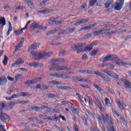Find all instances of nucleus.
<instances>
[{
    "mask_svg": "<svg viewBox=\"0 0 131 131\" xmlns=\"http://www.w3.org/2000/svg\"><path fill=\"white\" fill-rule=\"evenodd\" d=\"M38 44H37V43H35L29 47L28 52H29V53L33 52V50H35V49H37V48H38Z\"/></svg>",
    "mask_w": 131,
    "mask_h": 131,
    "instance_id": "4468645a",
    "label": "nucleus"
},
{
    "mask_svg": "<svg viewBox=\"0 0 131 131\" xmlns=\"http://www.w3.org/2000/svg\"><path fill=\"white\" fill-rule=\"evenodd\" d=\"M0 130L1 131H7V130H6V128H5V126L0 124Z\"/></svg>",
    "mask_w": 131,
    "mask_h": 131,
    "instance_id": "864d4df0",
    "label": "nucleus"
},
{
    "mask_svg": "<svg viewBox=\"0 0 131 131\" xmlns=\"http://www.w3.org/2000/svg\"><path fill=\"white\" fill-rule=\"evenodd\" d=\"M15 104H24V101L17 100L12 103V105H14Z\"/></svg>",
    "mask_w": 131,
    "mask_h": 131,
    "instance_id": "58836bf2",
    "label": "nucleus"
},
{
    "mask_svg": "<svg viewBox=\"0 0 131 131\" xmlns=\"http://www.w3.org/2000/svg\"><path fill=\"white\" fill-rule=\"evenodd\" d=\"M107 129L108 131H114V127L111 126V127H109V126H107Z\"/></svg>",
    "mask_w": 131,
    "mask_h": 131,
    "instance_id": "e2e57ef3",
    "label": "nucleus"
},
{
    "mask_svg": "<svg viewBox=\"0 0 131 131\" xmlns=\"http://www.w3.org/2000/svg\"><path fill=\"white\" fill-rule=\"evenodd\" d=\"M48 97H49V98H55V97H56V96H55V95L53 94H49Z\"/></svg>",
    "mask_w": 131,
    "mask_h": 131,
    "instance_id": "338daca9",
    "label": "nucleus"
},
{
    "mask_svg": "<svg viewBox=\"0 0 131 131\" xmlns=\"http://www.w3.org/2000/svg\"><path fill=\"white\" fill-rule=\"evenodd\" d=\"M0 119L2 121H4V122H9L10 121V117L7 114L0 112Z\"/></svg>",
    "mask_w": 131,
    "mask_h": 131,
    "instance_id": "423d86ee",
    "label": "nucleus"
},
{
    "mask_svg": "<svg viewBox=\"0 0 131 131\" xmlns=\"http://www.w3.org/2000/svg\"><path fill=\"white\" fill-rule=\"evenodd\" d=\"M51 12H52V10L51 9H47L39 11L38 13H40L41 14H43V15H47V14H49V13H51Z\"/></svg>",
    "mask_w": 131,
    "mask_h": 131,
    "instance_id": "4be33fe9",
    "label": "nucleus"
},
{
    "mask_svg": "<svg viewBox=\"0 0 131 131\" xmlns=\"http://www.w3.org/2000/svg\"><path fill=\"white\" fill-rule=\"evenodd\" d=\"M39 118H41V119H47V116L43 114V115H40L38 116Z\"/></svg>",
    "mask_w": 131,
    "mask_h": 131,
    "instance_id": "09e8293b",
    "label": "nucleus"
},
{
    "mask_svg": "<svg viewBox=\"0 0 131 131\" xmlns=\"http://www.w3.org/2000/svg\"><path fill=\"white\" fill-rule=\"evenodd\" d=\"M49 1L50 0H43V1L41 2V3L40 4V7H42V6H45V5H46V4H47V3L49 2Z\"/></svg>",
    "mask_w": 131,
    "mask_h": 131,
    "instance_id": "a18cd8bd",
    "label": "nucleus"
},
{
    "mask_svg": "<svg viewBox=\"0 0 131 131\" xmlns=\"http://www.w3.org/2000/svg\"><path fill=\"white\" fill-rule=\"evenodd\" d=\"M103 67H106V68H108L109 69H114L115 66L113 64H111L110 63H107V64H104L103 66Z\"/></svg>",
    "mask_w": 131,
    "mask_h": 131,
    "instance_id": "bb28decb",
    "label": "nucleus"
},
{
    "mask_svg": "<svg viewBox=\"0 0 131 131\" xmlns=\"http://www.w3.org/2000/svg\"><path fill=\"white\" fill-rule=\"evenodd\" d=\"M74 31H75V28H70L66 29L63 33L64 34H67L68 33H72L73 32H74Z\"/></svg>",
    "mask_w": 131,
    "mask_h": 131,
    "instance_id": "6ab92c4d",
    "label": "nucleus"
},
{
    "mask_svg": "<svg viewBox=\"0 0 131 131\" xmlns=\"http://www.w3.org/2000/svg\"><path fill=\"white\" fill-rule=\"evenodd\" d=\"M47 83H50L51 84H61L62 83L61 81H57L56 80H52L47 82Z\"/></svg>",
    "mask_w": 131,
    "mask_h": 131,
    "instance_id": "cd10ccee",
    "label": "nucleus"
},
{
    "mask_svg": "<svg viewBox=\"0 0 131 131\" xmlns=\"http://www.w3.org/2000/svg\"><path fill=\"white\" fill-rule=\"evenodd\" d=\"M0 25L5 26L6 25V19L5 17H0Z\"/></svg>",
    "mask_w": 131,
    "mask_h": 131,
    "instance_id": "7c9ffc66",
    "label": "nucleus"
},
{
    "mask_svg": "<svg viewBox=\"0 0 131 131\" xmlns=\"http://www.w3.org/2000/svg\"><path fill=\"white\" fill-rule=\"evenodd\" d=\"M28 120H30V121H33V122H36V121H37V119H36V118L32 117L28 118Z\"/></svg>",
    "mask_w": 131,
    "mask_h": 131,
    "instance_id": "603ef678",
    "label": "nucleus"
},
{
    "mask_svg": "<svg viewBox=\"0 0 131 131\" xmlns=\"http://www.w3.org/2000/svg\"><path fill=\"white\" fill-rule=\"evenodd\" d=\"M89 20L86 19H82L80 21H77L76 23L74 24L75 26H78V25H80V24H84L85 23H88Z\"/></svg>",
    "mask_w": 131,
    "mask_h": 131,
    "instance_id": "f3484780",
    "label": "nucleus"
},
{
    "mask_svg": "<svg viewBox=\"0 0 131 131\" xmlns=\"http://www.w3.org/2000/svg\"><path fill=\"white\" fill-rule=\"evenodd\" d=\"M84 101H85L86 103H87L88 102L89 105H91V106H93V103H92V101L90 99L89 97H86V98H84Z\"/></svg>",
    "mask_w": 131,
    "mask_h": 131,
    "instance_id": "473e14b6",
    "label": "nucleus"
},
{
    "mask_svg": "<svg viewBox=\"0 0 131 131\" xmlns=\"http://www.w3.org/2000/svg\"><path fill=\"white\" fill-rule=\"evenodd\" d=\"M80 81H81V82H88V79L81 78V79H80Z\"/></svg>",
    "mask_w": 131,
    "mask_h": 131,
    "instance_id": "6e6d98bb",
    "label": "nucleus"
},
{
    "mask_svg": "<svg viewBox=\"0 0 131 131\" xmlns=\"http://www.w3.org/2000/svg\"><path fill=\"white\" fill-rule=\"evenodd\" d=\"M25 2L29 9H34L35 8L34 4H33V2L31 0H25Z\"/></svg>",
    "mask_w": 131,
    "mask_h": 131,
    "instance_id": "ddd939ff",
    "label": "nucleus"
},
{
    "mask_svg": "<svg viewBox=\"0 0 131 131\" xmlns=\"http://www.w3.org/2000/svg\"><path fill=\"white\" fill-rule=\"evenodd\" d=\"M33 59L35 60H39V59H47L50 58L51 56L53 55V52H45V53H39L36 52L35 51H32L30 52Z\"/></svg>",
    "mask_w": 131,
    "mask_h": 131,
    "instance_id": "f257e3e1",
    "label": "nucleus"
},
{
    "mask_svg": "<svg viewBox=\"0 0 131 131\" xmlns=\"http://www.w3.org/2000/svg\"><path fill=\"white\" fill-rule=\"evenodd\" d=\"M82 47H83V45L82 43L75 45L72 47V51H77V53L78 54L80 52H82V49H78L79 48H82Z\"/></svg>",
    "mask_w": 131,
    "mask_h": 131,
    "instance_id": "6e6552de",
    "label": "nucleus"
},
{
    "mask_svg": "<svg viewBox=\"0 0 131 131\" xmlns=\"http://www.w3.org/2000/svg\"><path fill=\"white\" fill-rule=\"evenodd\" d=\"M7 82L8 80L5 76H3L2 77H0V85H5L7 84Z\"/></svg>",
    "mask_w": 131,
    "mask_h": 131,
    "instance_id": "9b49d317",
    "label": "nucleus"
},
{
    "mask_svg": "<svg viewBox=\"0 0 131 131\" xmlns=\"http://www.w3.org/2000/svg\"><path fill=\"white\" fill-rule=\"evenodd\" d=\"M75 131H78V126L77 124H75L73 127Z\"/></svg>",
    "mask_w": 131,
    "mask_h": 131,
    "instance_id": "680f3d73",
    "label": "nucleus"
},
{
    "mask_svg": "<svg viewBox=\"0 0 131 131\" xmlns=\"http://www.w3.org/2000/svg\"><path fill=\"white\" fill-rule=\"evenodd\" d=\"M8 57H7L6 56H4V60H3V64L4 65H7V64H8Z\"/></svg>",
    "mask_w": 131,
    "mask_h": 131,
    "instance_id": "a19ab883",
    "label": "nucleus"
},
{
    "mask_svg": "<svg viewBox=\"0 0 131 131\" xmlns=\"http://www.w3.org/2000/svg\"><path fill=\"white\" fill-rule=\"evenodd\" d=\"M5 108V103L4 102H0V112H2V110Z\"/></svg>",
    "mask_w": 131,
    "mask_h": 131,
    "instance_id": "37998d69",
    "label": "nucleus"
},
{
    "mask_svg": "<svg viewBox=\"0 0 131 131\" xmlns=\"http://www.w3.org/2000/svg\"><path fill=\"white\" fill-rule=\"evenodd\" d=\"M94 86L95 88V89H97V90L98 91V92H99L100 94H101V95L105 94V91L97 84H94Z\"/></svg>",
    "mask_w": 131,
    "mask_h": 131,
    "instance_id": "aec40b11",
    "label": "nucleus"
},
{
    "mask_svg": "<svg viewBox=\"0 0 131 131\" xmlns=\"http://www.w3.org/2000/svg\"><path fill=\"white\" fill-rule=\"evenodd\" d=\"M70 68L67 67H59L58 66L53 67L49 69L50 71H62L63 70H70Z\"/></svg>",
    "mask_w": 131,
    "mask_h": 131,
    "instance_id": "39448f33",
    "label": "nucleus"
},
{
    "mask_svg": "<svg viewBox=\"0 0 131 131\" xmlns=\"http://www.w3.org/2000/svg\"><path fill=\"white\" fill-rule=\"evenodd\" d=\"M69 77H70V75L61 74V78H69Z\"/></svg>",
    "mask_w": 131,
    "mask_h": 131,
    "instance_id": "3c124183",
    "label": "nucleus"
},
{
    "mask_svg": "<svg viewBox=\"0 0 131 131\" xmlns=\"http://www.w3.org/2000/svg\"><path fill=\"white\" fill-rule=\"evenodd\" d=\"M14 33L15 35H20V34H22L23 33V31H22L21 29H19L18 30L15 31Z\"/></svg>",
    "mask_w": 131,
    "mask_h": 131,
    "instance_id": "e433bc0d",
    "label": "nucleus"
},
{
    "mask_svg": "<svg viewBox=\"0 0 131 131\" xmlns=\"http://www.w3.org/2000/svg\"><path fill=\"white\" fill-rule=\"evenodd\" d=\"M93 47H94V45H93V43H91L90 45L86 47L85 51H87L88 52H90V51H92V49H93Z\"/></svg>",
    "mask_w": 131,
    "mask_h": 131,
    "instance_id": "f704fd0d",
    "label": "nucleus"
},
{
    "mask_svg": "<svg viewBox=\"0 0 131 131\" xmlns=\"http://www.w3.org/2000/svg\"><path fill=\"white\" fill-rule=\"evenodd\" d=\"M57 88L59 90H68V87L66 86H57Z\"/></svg>",
    "mask_w": 131,
    "mask_h": 131,
    "instance_id": "ea45409f",
    "label": "nucleus"
},
{
    "mask_svg": "<svg viewBox=\"0 0 131 131\" xmlns=\"http://www.w3.org/2000/svg\"><path fill=\"white\" fill-rule=\"evenodd\" d=\"M50 76H53L54 77H58V78H62V74L59 73L50 74Z\"/></svg>",
    "mask_w": 131,
    "mask_h": 131,
    "instance_id": "c756f323",
    "label": "nucleus"
},
{
    "mask_svg": "<svg viewBox=\"0 0 131 131\" xmlns=\"http://www.w3.org/2000/svg\"><path fill=\"white\" fill-rule=\"evenodd\" d=\"M116 32V30L115 31H110V27L108 26H106L104 27L103 30L98 31H95L93 32V34L94 35H99L100 34H105L106 36H109V35H111L112 33H115Z\"/></svg>",
    "mask_w": 131,
    "mask_h": 131,
    "instance_id": "f03ea898",
    "label": "nucleus"
},
{
    "mask_svg": "<svg viewBox=\"0 0 131 131\" xmlns=\"http://www.w3.org/2000/svg\"><path fill=\"white\" fill-rule=\"evenodd\" d=\"M47 119H48V120H55V119L54 118L51 117V116H47Z\"/></svg>",
    "mask_w": 131,
    "mask_h": 131,
    "instance_id": "774afa93",
    "label": "nucleus"
},
{
    "mask_svg": "<svg viewBox=\"0 0 131 131\" xmlns=\"http://www.w3.org/2000/svg\"><path fill=\"white\" fill-rule=\"evenodd\" d=\"M97 26V24H94L93 25H90L86 27L81 28L79 30L80 31H82V30H88V29H91V28H94V27Z\"/></svg>",
    "mask_w": 131,
    "mask_h": 131,
    "instance_id": "2eb2a0df",
    "label": "nucleus"
},
{
    "mask_svg": "<svg viewBox=\"0 0 131 131\" xmlns=\"http://www.w3.org/2000/svg\"><path fill=\"white\" fill-rule=\"evenodd\" d=\"M113 4V1H108L106 2L105 4V8H108V7H110V5H112Z\"/></svg>",
    "mask_w": 131,
    "mask_h": 131,
    "instance_id": "72a5a7b5",
    "label": "nucleus"
},
{
    "mask_svg": "<svg viewBox=\"0 0 131 131\" xmlns=\"http://www.w3.org/2000/svg\"><path fill=\"white\" fill-rule=\"evenodd\" d=\"M124 82L126 89L128 90V92H131V83L126 80H125Z\"/></svg>",
    "mask_w": 131,
    "mask_h": 131,
    "instance_id": "a211bd4d",
    "label": "nucleus"
},
{
    "mask_svg": "<svg viewBox=\"0 0 131 131\" xmlns=\"http://www.w3.org/2000/svg\"><path fill=\"white\" fill-rule=\"evenodd\" d=\"M80 86H81V88H83V89H90V86L88 85H83L80 84Z\"/></svg>",
    "mask_w": 131,
    "mask_h": 131,
    "instance_id": "13d9d810",
    "label": "nucleus"
},
{
    "mask_svg": "<svg viewBox=\"0 0 131 131\" xmlns=\"http://www.w3.org/2000/svg\"><path fill=\"white\" fill-rule=\"evenodd\" d=\"M41 28L39 24H37V23H33L30 27V28Z\"/></svg>",
    "mask_w": 131,
    "mask_h": 131,
    "instance_id": "393cba45",
    "label": "nucleus"
},
{
    "mask_svg": "<svg viewBox=\"0 0 131 131\" xmlns=\"http://www.w3.org/2000/svg\"><path fill=\"white\" fill-rule=\"evenodd\" d=\"M80 73L82 74H93V71L92 70H81L79 71Z\"/></svg>",
    "mask_w": 131,
    "mask_h": 131,
    "instance_id": "412c9836",
    "label": "nucleus"
},
{
    "mask_svg": "<svg viewBox=\"0 0 131 131\" xmlns=\"http://www.w3.org/2000/svg\"><path fill=\"white\" fill-rule=\"evenodd\" d=\"M21 77H22V75L20 74H16L15 76V78L16 80H19Z\"/></svg>",
    "mask_w": 131,
    "mask_h": 131,
    "instance_id": "c03bdc74",
    "label": "nucleus"
},
{
    "mask_svg": "<svg viewBox=\"0 0 131 131\" xmlns=\"http://www.w3.org/2000/svg\"><path fill=\"white\" fill-rule=\"evenodd\" d=\"M9 27L7 33V36L10 35V33H11L12 32V31H13V27H12V24L10 22L9 23Z\"/></svg>",
    "mask_w": 131,
    "mask_h": 131,
    "instance_id": "a878e982",
    "label": "nucleus"
},
{
    "mask_svg": "<svg viewBox=\"0 0 131 131\" xmlns=\"http://www.w3.org/2000/svg\"><path fill=\"white\" fill-rule=\"evenodd\" d=\"M95 3H97V0H90V3H89V8L90 7H92L94 4H95Z\"/></svg>",
    "mask_w": 131,
    "mask_h": 131,
    "instance_id": "79ce46f5",
    "label": "nucleus"
},
{
    "mask_svg": "<svg viewBox=\"0 0 131 131\" xmlns=\"http://www.w3.org/2000/svg\"><path fill=\"white\" fill-rule=\"evenodd\" d=\"M7 79H8V80H10V81H14V78L11 76H8Z\"/></svg>",
    "mask_w": 131,
    "mask_h": 131,
    "instance_id": "69168bd1",
    "label": "nucleus"
},
{
    "mask_svg": "<svg viewBox=\"0 0 131 131\" xmlns=\"http://www.w3.org/2000/svg\"><path fill=\"white\" fill-rule=\"evenodd\" d=\"M99 76H100V77H101L102 79H104V80L107 81V78H106V75H105L104 74H100Z\"/></svg>",
    "mask_w": 131,
    "mask_h": 131,
    "instance_id": "de8ad7c7",
    "label": "nucleus"
},
{
    "mask_svg": "<svg viewBox=\"0 0 131 131\" xmlns=\"http://www.w3.org/2000/svg\"><path fill=\"white\" fill-rule=\"evenodd\" d=\"M105 105L106 106H108V107H111V100H110V99H109V98H105Z\"/></svg>",
    "mask_w": 131,
    "mask_h": 131,
    "instance_id": "c85d7f7f",
    "label": "nucleus"
},
{
    "mask_svg": "<svg viewBox=\"0 0 131 131\" xmlns=\"http://www.w3.org/2000/svg\"><path fill=\"white\" fill-rule=\"evenodd\" d=\"M37 90L39 89L40 90H42V84H38L35 88Z\"/></svg>",
    "mask_w": 131,
    "mask_h": 131,
    "instance_id": "8fccbe9b",
    "label": "nucleus"
},
{
    "mask_svg": "<svg viewBox=\"0 0 131 131\" xmlns=\"http://www.w3.org/2000/svg\"><path fill=\"white\" fill-rule=\"evenodd\" d=\"M120 2V3H116V6L115 7V10L117 11H120L122 9V5L124 3V0H118Z\"/></svg>",
    "mask_w": 131,
    "mask_h": 131,
    "instance_id": "1a4fd4ad",
    "label": "nucleus"
},
{
    "mask_svg": "<svg viewBox=\"0 0 131 131\" xmlns=\"http://www.w3.org/2000/svg\"><path fill=\"white\" fill-rule=\"evenodd\" d=\"M73 113L74 114H77V113H79V111L77 108H74L73 110Z\"/></svg>",
    "mask_w": 131,
    "mask_h": 131,
    "instance_id": "5fc2aeb1",
    "label": "nucleus"
},
{
    "mask_svg": "<svg viewBox=\"0 0 131 131\" xmlns=\"http://www.w3.org/2000/svg\"><path fill=\"white\" fill-rule=\"evenodd\" d=\"M98 52H99L98 49L93 50L91 53V56H92L93 57L96 56V55H97V53H98Z\"/></svg>",
    "mask_w": 131,
    "mask_h": 131,
    "instance_id": "4c0bfd02",
    "label": "nucleus"
},
{
    "mask_svg": "<svg viewBox=\"0 0 131 131\" xmlns=\"http://www.w3.org/2000/svg\"><path fill=\"white\" fill-rule=\"evenodd\" d=\"M103 72L104 73L107 74V75L110 76V77H113V78H117L118 77V75L116 74V73H114V72L104 71Z\"/></svg>",
    "mask_w": 131,
    "mask_h": 131,
    "instance_id": "9d476101",
    "label": "nucleus"
},
{
    "mask_svg": "<svg viewBox=\"0 0 131 131\" xmlns=\"http://www.w3.org/2000/svg\"><path fill=\"white\" fill-rule=\"evenodd\" d=\"M11 98L12 99H18V98H19V94L18 95L13 94L11 96Z\"/></svg>",
    "mask_w": 131,
    "mask_h": 131,
    "instance_id": "4d7b16f0",
    "label": "nucleus"
},
{
    "mask_svg": "<svg viewBox=\"0 0 131 131\" xmlns=\"http://www.w3.org/2000/svg\"><path fill=\"white\" fill-rule=\"evenodd\" d=\"M88 55H86V54H83L82 57V60H88Z\"/></svg>",
    "mask_w": 131,
    "mask_h": 131,
    "instance_id": "052dcab7",
    "label": "nucleus"
},
{
    "mask_svg": "<svg viewBox=\"0 0 131 131\" xmlns=\"http://www.w3.org/2000/svg\"><path fill=\"white\" fill-rule=\"evenodd\" d=\"M18 96L19 97H26V96H29V95L26 92H21L18 93Z\"/></svg>",
    "mask_w": 131,
    "mask_h": 131,
    "instance_id": "c9c22d12",
    "label": "nucleus"
},
{
    "mask_svg": "<svg viewBox=\"0 0 131 131\" xmlns=\"http://www.w3.org/2000/svg\"><path fill=\"white\" fill-rule=\"evenodd\" d=\"M116 64H117V65H120V66H123L124 65H127L128 63L125 62H123L121 59H119L116 62Z\"/></svg>",
    "mask_w": 131,
    "mask_h": 131,
    "instance_id": "5701e85b",
    "label": "nucleus"
},
{
    "mask_svg": "<svg viewBox=\"0 0 131 131\" xmlns=\"http://www.w3.org/2000/svg\"><path fill=\"white\" fill-rule=\"evenodd\" d=\"M24 63V60L21 58H19L15 62L11 64V68H15V67H18L20 65H22Z\"/></svg>",
    "mask_w": 131,
    "mask_h": 131,
    "instance_id": "0eeeda50",
    "label": "nucleus"
},
{
    "mask_svg": "<svg viewBox=\"0 0 131 131\" xmlns=\"http://www.w3.org/2000/svg\"><path fill=\"white\" fill-rule=\"evenodd\" d=\"M23 42H24V38H21L20 39V42H19L16 47L15 52H18L20 50V48H22L23 46Z\"/></svg>",
    "mask_w": 131,
    "mask_h": 131,
    "instance_id": "f8f14e48",
    "label": "nucleus"
},
{
    "mask_svg": "<svg viewBox=\"0 0 131 131\" xmlns=\"http://www.w3.org/2000/svg\"><path fill=\"white\" fill-rule=\"evenodd\" d=\"M105 116L106 117V118H105V117L102 115V120L104 124H105L106 126H108L109 124L110 125H112V124H113V119L112 118H111L108 114H106Z\"/></svg>",
    "mask_w": 131,
    "mask_h": 131,
    "instance_id": "20e7f679",
    "label": "nucleus"
},
{
    "mask_svg": "<svg viewBox=\"0 0 131 131\" xmlns=\"http://www.w3.org/2000/svg\"><path fill=\"white\" fill-rule=\"evenodd\" d=\"M92 36V34H87L84 36V38H90Z\"/></svg>",
    "mask_w": 131,
    "mask_h": 131,
    "instance_id": "0e129e2a",
    "label": "nucleus"
},
{
    "mask_svg": "<svg viewBox=\"0 0 131 131\" xmlns=\"http://www.w3.org/2000/svg\"><path fill=\"white\" fill-rule=\"evenodd\" d=\"M58 62L64 63V59L57 58V59H54L51 61V64H52V65H56V64H58Z\"/></svg>",
    "mask_w": 131,
    "mask_h": 131,
    "instance_id": "dca6fc26",
    "label": "nucleus"
},
{
    "mask_svg": "<svg viewBox=\"0 0 131 131\" xmlns=\"http://www.w3.org/2000/svg\"><path fill=\"white\" fill-rule=\"evenodd\" d=\"M117 58V56L114 54H111L107 56L106 57H102L100 58V62L105 63V62H108V61H115Z\"/></svg>",
    "mask_w": 131,
    "mask_h": 131,
    "instance_id": "7ed1b4c3",
    "label": "nucleus"
},
{
    "mask_svg": "<svg viewBox=\"0 0 131 131\" xmlns=\"http://www.w3.org/2000/svg\"><path fill=\"white\" fill-rule=\"evenodd\" d=\"M116 102V103L118 104V105L120 109H121V110H123V109H124V108L123 107V105H122V103H121V102H120L119 100H117Z\"/></svg>",
    "mask_w": 131,
    "mask_h": 131,
    "instance_id": "2f4dec72",
    "label": "nucleus"
},
{
    "mask_svg": "<svg viewBox=\"0 0 131 131\" xmlns=\"http://www.w3.org/2000/svg\"><path fill=\"white\" fill-rule=\"evenodd\" d=\"M33 67H34V68H38V67H39V63L37 62H34Z\"/></svg>",
    "mask_w": 131,
    "mask_h": 131,
    "instance_id": "49530a36",
    "label": "nucleus"
},
{
    "mask_svg": "<svg viewBox=\"0 0 131 131\" xmlns=\"http://www.w3.org/2000/svg\"><path fill=\"white\" fill-rule=\"evenodd\" d=\"M36 78H34L32 80H28L25 82L26 84H34V83H37Z\"/></svg>",
    "mask_w": 131,
    "mask_h": 131,
    "instance_id": "b1692460",
    "label": "nucleus"
},
{
    "mask_svg": "<svg viewBox=\"0 0 131 131\" xmlns=\"http://www.w3.org/2000/svg\"><path fill=\"white\" fill-rule=\"evenodd\" d=\"M31 109H32V110H35V111H38L39 110V107H38V106H32Z\"/></svg>",
    "mask_w": 131,
    "mask_h": 131,
    "instance_id": "bf43d9fd",
    "label": "nucleus"
}]
</instances>
